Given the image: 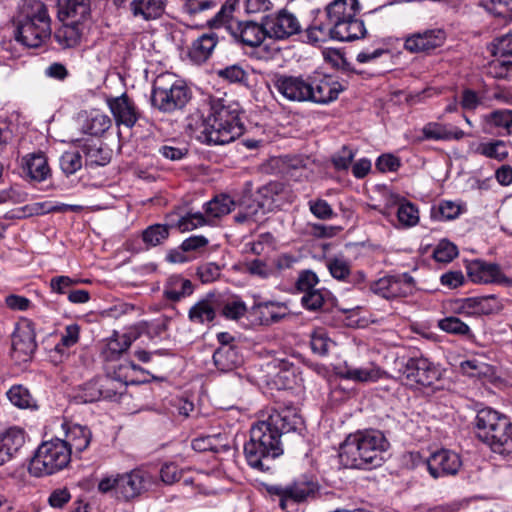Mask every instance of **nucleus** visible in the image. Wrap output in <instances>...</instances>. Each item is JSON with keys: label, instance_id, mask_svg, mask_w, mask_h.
<instances>
[{"label": "nucleus", "instance_id": "ddd939ff", "mask_svg": "<svg viewBox=\"0 0 512 512\" xmlns=\"http://www.w3.org/2000/svg\"><path fill=\"white\" fill-rule=\"evenodd\" d=\"M466 270L469 279L474 283L512 285V279L507 277L496 263L476 259L466 265Z\"/></svg>", "mask_w": 512, "mask_h": 512}, {"label": "nucleus", "instance_id": "c9c22d12", "mask_svg": "<svg viewBox=\"0 0 512 512\" xmlns=\"http://www.w3.org/2000/svg\"><path fill=\"white\" fill-rule=\"evenodd\" d=\"M234 206L235 202L229 195H218L205 204L203 215L206 219H209V224H211L214 219L229 214Z\"/></svg>", "mask_w": 512, "mask_h": 512}, {"label": "nucleus", "instance_id": "473e14b6", "mask_svg": "<svg viewBox=\"0 0 512 512\" xmlns=\"http://www.w3.org/2000/svg\"><path fill=\"white\" fill-rule=\"evenodd\" d=\"M422 132L425 139L436 141L460 140L465 136V132L458 127L436 122L426 124Z\"/></svg>", "mask_w": 512, "mask_h": 512}, {"label": "nucleus", "instance_id": "2f4dec72", "mask_svg": "<svg viewBox=\"0 0 512 512\" xmlns=\"http://www.w3.org/2000/svg\"><path fill=\"white\" fill-rule=\"evenodd\" d=\"M192 293V282L180 275L170 276L163 289L164 297L172 302L180 301L181 299L190 296Z\"/></svg>", "mask_w": 512, "mask_h": 512}, {"label": "nucleus", "instance_id": "4c0bfd02", "mask_svg": "<svg viewBox=\"0 0 512 512\" xmlns=\"http://www.w3.org/2000/svg\"><path fill=\"white\" fill-rule=\"evenodd\" d=\"M341 376L357 382H374L380 378L381 371L373 365L360 368L346 367L341 372Z\"/></svg>", "mask_w": 512, "mask_h": 512}, {"label": "nucleus", "instance_id": "c85d7f7f", "mask_svg": "<svg viewBox=\"0 0 512 512\" xmlns=\"http://www.w3.org/2000/svg\"><path fill=\"white\" fill-rule=\"evenodd\" d=\"M81 152L85 157V166L89 168L105 166L112 157V151L100 140L85 143Z\"/></svg>", "mask_w": 512, "mask_h": 512}, {"label": "nucleus", "instance_id": "f704fd0d", "mask_svg": "<svg viewBox=\"0 0 512 512\" xmlns=\"http://www.w3.org/2000/svg\"><path fill=\"white\" fill-rule=\"evenodd\" d=\"M216 310L211 298L196 302L188 311V319L194 324L208 325L214 321Z\"/></svg>", "mask_w": 512, "mask_h": 512}, {"label": "nucleus", "instance_id": "6e6d98bb", "mask_svg": "<svg viewBox=\"0 0 512 512\" xmlns=\"http://www.w3.org/2000/svg\"><path fill=\"white\" fill-rule=\"evenodd\" d=\"M310 212L320 220L332 219L335 215L330 204L321 198L312 199L308 202Z\"/></svg>", "mask_w": 512, "mask_h": 512}, {"label": "nucleus", "instance_id": "bb28decb", "mask_svg": "<svg viewBox=\"0 0 512 512\" xmlns=\"http://www.w3.org/2000/svg\"><path fill=\"white\" fill-rule=\"evenodd\" d=\"M483 443L487 444L494 453L504 456L512 454V423L510 420L502 421L498 429Z\"/></svg>", "mask_w": 512, "mask_h": 512}, {"label": "nucleus", "instance_id": "5fc2aeb1", "mask_svg": "<svg viewBox=\"0 0 512 512\" xmlns=\"http://www.w3.org/2000/svg\"><path fill=\"white\" fill-rule=\"evenodd\" d=\"M244 270L250 275L261 279H267L274 273L273 267L261 259L246 261L244 263Z\"/></svg>", "mask_w": 512, "mask_h": 512}, {"label": "nucleus", "instance_id": "f257e3e1", "mask_svg": "<svg viewBox=\"0 0 512 512\" xmlns=\"http://www.w3.org/2000/svg\"><path fill=\"white\" fill-rule=\"evenodd\" d=\"M303 425L294 408L272 409L267 416L252 425L250 439L244 445L248 464L260 471L270 469V463L283 454L281 437Z\"/></svg>", "mask_w": 512, "mask_h": 512}, {"label": "nucleus", "instance_id": "72a5a7b5", "mask_svg": "<svg viewBox=\"0 0 512 512\" xmlns=\"http://www.w3.org/2000/svg\"><path fill=\"white\" fill-rule=\"evenodd\" d=\"M63 22V25L56 30L54 38L62 48H73L80 42L83 32L82 24H74L69 20Z\"/></svg>", "mask_w": 512, "mask_h": 512}, {"label": "nucleus", "instance_id": "f03ea898", "mask_svg": "<svg viewBox=\"0 0 512 512\" xmlns=\"http://www.w3.org/2000/svg\"><path fill=\"white\" fill-rule=\"evenodd\" d=\"M209 114L198 124L188 127L195 137L208 145H225L235 141L244 133L239 103L231 98H211Z\"/></svg>", "mask_w": 512, "mask_h": 512}, {"label": "nucleus", "instance_id": "20e7f679", "mask_svg": "<svg viewBox=\"0 0 512 512\" xmlns=\"http://www.w3.org/2000/svg\"><path fill=\"white\" fill-rule=\"evenodd\" d=\"M388 442L378 430L349 435L340 447L339 458L346 468L371 470L384 462Z\"/></svg>", "mask_w": 512, "mask_h": 512}, {"label": "nucleus", "instance_id": "9b49d317", "mask_svg": "<svg viewBox=\"0 0 512 512\" xmlns=\"http://www.w3.org/2000/svg\"><path fill=\"white\" fill-rule=\"evenodd\" d=\"M400 371L402 382L412 388L431 386L440 377L436 366L424 357L408 359Z\"/></svg>", "mask_w": 512, "mask_h": 512}, {"label": "nucleus", "instance_id": "393cba45", "mask_svg": "<svg viewBox=\"0 0 512 512\" xmlns=\"http://www.w3.org/2000/svg\"><path fill=\"white\" fill-rule=\"evenodd\" d=\"M25 444V432L12 427L0 435V465L9 461Z\"/></svg>", "mask_w": 512, "mask_h": 512}, {"label": "nucleus", "instance_id": "864d4df0", "mask_svg": "<svg viewBox=\"0 0 512 512\" xmlns=\"http://www.w3.org/2000/svg\"><path fill=\"white\" fill-rule=\"evenodd\" d=\"M458 255L457 246L449 240H441L433 251V257L437 262L447 263Z\"/></svg>", "mask_w": 512, "mask_h": 512}, {"label": "nucleus", "instance_id": "f3484780", "mask_svg": "<svg viewBox=\"0 0 512 512\" xmlns=\"http://www.w3.org/2000/svg\"><path fill=\"white\" fill-rule=\"evenodd\" d=\"M37 348L35 333L30 324L21 327L12 338L13 357L19 361H28Z\"/></svg>", "mask_w": 512, "mask_h": 512}, {"label": "nucleus", "instance_id": "dca6fc26", "mask_svg": "<svg viewBox=\"0 0 512 512\" xmlns=\"http://www.w3.org/2000/svg\"><path fill=\"white\" fill-rule=\"evenodd\" d=\"M117 385L122 386L120 382L108 376L93 379L80 387L76 397L83 403L112 398L117 394Z\"/></svg>", "mask_w": 512, "mask_h": 512}, {"label": "nucleus", "instance_id": "a878e982", "mask_svg": "<svg viewBox=\"0 0 512 512\" xmlns=\"http://www.w3.org/2000/svg\"><path fill=\"white\" fill-rule=\"evenodd\" d=\"M59 19L83 23L90 16V0H57Z\"/></svg>", "mask_w": 512, "mask_h": 512}, {"label": "nucleus", "instance_id": "338daca9", "mask_svg": "<svg viewBox=\"0 0 512 512\" xmlns=\"http://www.w3.org/2000/svg\"><path fill=\"white\" fill-rule=\"evenodd\" d=\"M512 70V61L496 57L489 63L488 71L494 78L506 77Z\"/></svg>", "mask_w": 512, "mask_h": 512}, {"label": "nucleus", "instance_id": "e2e57ef3", "mask_svg": "<svg viewBox=\"0 0 512 512\" xmlns=\"http://www.w3.org/2000/svg\"><path fill=\"white\" fill-rule=\"evenodd\" d=\"M79 333L80 327L77 324L66 326L60 342L56 345V350L61 352L62 348H69L75 345L79 340Z\"/></svg>", "mask_w": 512, "mask_h": 512}, {"label": "nucleus", "instance_id": "bf43d9fd", "mask_svg": "<svg viewBox=\"0 0 512 512\" xmlns=\"http://www.w3.org/2000/svg\"><path fill=\"white\" fill-rule=\"evenodd\" d=\"M151 105L162 112H172L186 104V98H149Z\"/></svg>", "mask_w": 512, "mask_h": 512}, {"label": "nucleus", "instance_id": "774afa93", "mask_svg": "<svg viewBox=\"0 0 512 512\" xmlns=\"http://www.w3.org/2000/svg\"><path fill=\"white\" fill-rule=\"evenodd\" d=\"M490 120L495 126L503 127L512 134V111L497 110L490 114Z\"/></svg>", "mask_w": 512, "mask_h": 512}, {"label": "nucleus", "instance_id": "8fccbe9b", "mask_svg": "<svg viewBox=\"0 0 512 512\" xmlns=\"http://www.w3.org/2000/svg\"><path fill=\"white\" fill-rule=\"evenodd\" d=\"M204 225H209V219H206L200 212L187 213L179 218L176 223L181 232H188Z\"/></svg>", "mask_w": 512, "mask_h": 512}, {"label": "nucleus", "instance_id": "0eeeda50", "mask_svg": "<svg viewBox=\"0 0 512 512\" xmlns=\"http://www.w3.org/2000/svg\"><path fill=\"white\" fill-rule=\"evenodd\" d=\"M273 87L282 96H335L343 91L342 85L331 76L313 74L292 76L276 74L272 78Z\"/></svg>", "mask_w": 512, "mask_h": 512}, {"label": "nucleus", "instance_id": "79ce46f5", "mask_svg": "<svg viewBox=\"0 0 512 512\" xmlns=\"http://www.w3.org/2000/svg\"><path fill=\"white\" fill-rule=\"evenodd\" d=\"M169 229L168 225H150L142 232V240L149 247L160 245L168 238Z\"/></svg>", "mask_w": 512, "mask_h": 512}, {"label": "nucleus", "instance_id": "69168bd1", "mask_svg": "<svg viewBox=\"0 0 512 512\" xmlns=\"http://www.w3.org/2000/svg\"><path fill=\"white\" fill-rule=\"evenodd\" d=\"M218 5L217 0H185L184 9L190 15L211 10Z\"/></svg>", "mask_w": 512, "mask_h": 512}, {"label": "nucleus", "instance_id": "9d476101", "mask_svg": "<svg viewBox=\"0 0 512 512\" xmlns=\"http://www.w3.org/2000/svg\"><path fill=\"white\" fill-rule=\"evenodd\" d=\"M415 289V280L408 273L386 275L369 284L372 293L387 300L407 297L413 294Z\"/></svg>", "mask_w": 512, "mask_h": 512}, {"label": "nucleus", "instance_id": "603ef678", "mask_svg": "<svg viewBox=\"0 0 512 512\" xmlns=\"http://www.w3.org/2000/svg\"><path fill=\"white\" fill-rule=\"evenodd\" d=\"M438 326L441 330L455 335L467 336L470 334L469 326L459 318L450 316L439 321Z\"/></svg>", "mask_w": 512, "mask_h": 512}, {"label": "nucleus", "instance_id": "7ed1b4c3", "mask_svg": "<svg viewBox=\"0 0 512 512\" xmlns=\"http://www.w3.org/2000/svg\"><path fill=\"white\" fill-rule=\"evenodd\" d=\"M361 10L358 0H333L325 8L326 22L315 21L307 28V38L312 43L327 37L341 42L353 41L365 36L363 20L357 17Z\"/></svg>", "mask_w": 512, "mask_h": 512}, {"label": "nucleus", "instance_id": "4be33fe9", "mask_svg": "<svg viewBox=\"0 0 512 512\" xmlns=\"http://www.w3.org/2000/svg\"><path fill=\"white\" fill-rule=\"evenodd\" d=\"M22 167L30 180L42 182L51 176V168L46 155L39 151L27 154L22 158Z\"/></svg>", "mask_w": 512, "mask_h": 512}, {"label": "nucleus", "instance_id": "1a4fd4ad", "mask_svg": "<svg viewBox=\"0 0 512 512\" xmlns=\"http://www.w3.org/2000/svg\"><path fill=\"white\" fill-rule=\"evenodd\" d=\"M265 489L269 495L279 498L280 508L286 511L290 502L301 503L313 497L318 490V485L307 477H301L285 486L267 484Z\"/></svg>", "mask_w": 512, "mask_h": 512}, {"label": "nucleus", "instance_id": "5701e85b", "mask_svg": "<svg viewBox=\"0 0 512 512\" xmlns=\"http://www.w3.org/2000/svg\"><path fill=\"white\" fill-rule=\"evenodd\" d=\"M107 103L117 125H135L139 114L131 98H107Z\"/></svg>", "mask_w": 512, "mask_h": 512}, {"label": "nucleus", "instance_id": "ea45409f", "mask_svg": "<svg viewBox=\"0 0 512 512\" xmlns=\"http://www.w3.org/2000/svg\"><path fill=\"white\" fill-rule=\"evenodd\" d=\"M9 401L20 409L35 408L36 401L29 390L22 385H14L7 391Z\"/></svg>", "mask_w": 512, "mask_h": 512}, {"label": "nucleus", "instance_id": "aec40b11", "mask_svg": "<svg viewBox=\"0 0 512 512\" xmlns=\"http://www.w3.org/2000/svg\"><path fill=\"white\" fill-rule=\"evenodd\" d=\"M508 417L500 414L496 410L486 407L480 409L475 417V431L479 440L482 442L498 429L502 421Z\"/></svg>", "mask_w": 512, "mask_h": 512}, {"label": "nucleus", "instance_id": "423d86ee", "mask_svg": "<svg viewBox=\"0 0 512 512\" xmlns=\"http://www.w3.org/2000/svg\"><path fill=\"white\" fill-rule=\"evenodd\" d=\"M152 475L141 468L103 477L97 489L101 494L111 493L120 502L130 503L148 492L153 485Z\"/></svg>", "mask_w": 512, "mask_h": 512}, {"label": "nucleus", "instance_id": "0e129e2a", "mask_svg": "<svg viewBox=\"0 0 512 512\" xmlns=\"http://www.w3.org/2000/svg\"><path fill=\"white\" fill-rule=\"evenodd\" d=\"M280 190L281 184L271 182L259 188L253 198L265 201L266 208H270L275 202L274 196L278 194Z\"/></svg>", "mask_w": 512, "mask_h": 512}, {"label": "nucleus", "instance_id": "680f3d73", "mask_svg": "<svg viewBox=\"0 0 512 512\" xmlns=\"http://www.w3.org/2000/svg\"><path fill=\"white\" fill-rule=\"evenodd\" d=\"M324 301L325 296L321 289L306 292L301 298L303 307L311 311H316L322 308Z\"/></svg>", "mask_w": 512, "mask_h": 512}, {"label": "nucleus", "instance_id": "a19ab883", "mask_svg": "<svg viewBox=\"0 0 512 512\" xmlns=\"http://www.w3.org/2000/svg\"><path fill=\"white\" fill-rule=\"evenodd\" d=\"M475 153L502 161L507 158L508 149L504 141L496 140L492 142L479 143L475 148Z\"/></svg>", "mask_w": 512, "mask_h": 512}, {"label": "nucleus", "instance_id": "37998d69", "mask_svg": "<svg viewBox=\"0 0 512 512\" xmlns=\"http://www.w3.org/2000/svg\"><path fill=\"white\" fill-rule=\"evenodd\" d=\"M236 3L237 0H226L215 16L208 21V25L211 28L225 26L228 29L231 22H236L232 18Z\"/></svg>", "mask_w": 512, "mask_h": 512}, {"label": "nucleus", "instance_id": "a211bd4d", "mask_svg": "<svg viewBox=\"0 0 512 512\" xmlns=\"http://www.w3.org/2000/svg\"><path fill=\"white\" fill-rule=\"evenodd\" d=\"M445 33L439 29L415 33L405 40V49L410 52H425L443 44Z\"/></svg>", "mask_w": 512, "mask_h": 512}, {"label": "nucleus", "instance_id": "13d9d810", "mask_svg": "<svg viewBox=\"0 0 512 512\" xmlns=\"http://www.w3.org/2000/svg\"><path fill=\"white\" fill-rule=\"evenodd\" d=\"M216 75L229 82V83H240L245 77V71L239 65H230L225 68L215 70Z\"/></svg>", "mask_w": 512, "mask_h": 512}, {"label": "nucleus", "instance_id": "e433bc0d", "mask_svg": "<svg viewBox=\"0 0 512 512\" xmlns=\"http://www.w3.org/2000/svg\"><path fill=\"white\" fill-rule=\"evenodd\" d=\"M495 300L493 295L467 298L462 302L460 312L466 315L490 314L495 310L490 302Z\"/></svg>", "mask_w": 512, "mask_h": 512}, {"label": "nucleus", "instance_id": "f8f14e48", "mask_svg": "<svg viewBox=\"0 0 512 512\" xmlns=\"http://www.w3.org/2000/svg\"><path fill=\"white\" fill-rule=\"evenodd\" d=\"M265 28L268 37L275 40H286L302 32L300 20L287 9L265 16Z\"/></svg>", "mask_w": 512, "mask_h": 512}, {"label": "nucleus", "instance_id": "de8ad7c7", "mask_svg": "<svg viewBox=\"0 0 512 512\" xmlns=\"http://www.w3.org/2000/svg\"><path fill=\"white\" fill-rule=\"evenodd\" d=\"M481 4L489 13L512 20V0H481Z\"/></svg>", "mask_w": 512, "mask_h": 512}, {"label": "nucleus", "instance_id": "a18cd8bd", "mask_svg": "<svg viewBox=\"0 0 512 512\" xmlns=\"http://www.w3.org/2000/svg\"><path fill=\"white\" fill-rule=\"evenodd\" d=\"M60 168L66 176L75 174L83 166L82 152L66 151L60 157Z\"/></svg>", "mask_w": 512, "mask_h": 512}, {"label": "nucleus", "instance_id": "4d7b16f0", "mask_svg": "<svg viewBox=\"0 0 512 512\" xmlns=\"http://www.w3.org/2000/svg\"><path fill=\"white\" fill-rule=\"evenodd\" d=\"M247 312L246 304L239 300L234 299L224 304L222 308V315L231 320H238L242 318Z\"/></svg>", "mask_w": 512, "mask_h": 512}, {"label": "nucleus", "instance_id": "7c9ffc66", "mask_svg": "<svg viewBox=\"0 0 512 512\" xmlns=\"http://www.w3.org/2000/svg\"><path fill=\"white\" fill-rule=\"evenodd\" d=\"M166 2L167 0H133L130 3V9L134 17L151 21L164 14Z\"/></svg>", "mask_w": 512, "mask_h": 512}, {"label": "nucleus", "instance_id": "c03bdc74", "mask_svg": "<svg viewBox=\"0 0 512 512\" xmlns=\"http://www.w3.org/2000/svg\"><path fill=\"white\" fill-rule=\"evenodd\" d=\"M332 345L333 341L329 338L324 329L318 328L312 332L310 346L313 353L319 356H325L328 354Z\"/></svg>", "mask_w": 512, "mask_h": 512}, {"label": "nucleus", "instance_id": "3c124183", "mask_svg": "<svg viewBox=\"0 0 512 512\" xmlns=\"http://www.w3.org/2000/svg\"><path fill=\"white\" fill-rule=\"evenodd\" d=\"M327 267L333 278L346 281L350 276V262L344 258L334 257L327 261Z\"/></svg>", "mask_w": 512, "mask_h": 512}, {"label": "nucleus", "instance_id": "39448f33", "mask_svg": "<svg viewBox=\"0 0 512 512\" xmlns=\"http://www.w3.org/2000/svg\"><path fill=\"white\" fill-rule=\"evenodd\" d=\"M51 37V18L40 0H22L16 19L15 38L29 48L43 45Z\"/></svg>", "mask_w": 512, "mask_h": 512}, {"label": "nucleus", "instance_id": "09e8293b", "mask_svg": "<svg viewBox=\"0 0 512 512\" xmlns=\"http://www.w3.org/2000/svg\"><path fill=\"white\" fill-rule=\"evenodd\" d=\"M262 315L267 324L278 323L289 316V310L285 304L270 302L263 305Z\"/></svg>", "mask_w": 512, "mask_h": 512}, {"label": "nucleus", "instance_id": "cd10ccee", "mask_svg": "<svg viewBox=\"0 0 512 512\" xmlns=\"http://www.w3.org/2000/svg\"><path fill=\"white\" fill-rule=\"evenodd\" d=\"M213 362L221 372H230L239 367L243 356L239 346H220L213 354Z\"/></svg>", "mask_w": 512, "mask_h": 512}, {"label": "nucleus", "instance_id": "2eb2a0df", "mask_svg": "<svg viewBox=\"0 0 512 512\" xmlns=\"http://www.w3.org/2000/svg\"><path fill=\"white\" fill-rule=\"evenodd\" d=\"M228 31L233 38L250 47H257L268 37L265 28V17L262 23L253 21L231 22Z\"/></svg>", "mask_w": 512, "mask_h": 512}, {"label": "nucleus", "instance_id": "412c9836", "mask_svg": "<svg viewBox=\"0 0 512 512\" xmlns=\"http://www.w3.org/2000/svg\"><path fill=\"white\" fill-rule=\"evenodd\" d=\"M62 428L65 433V439H62V442L69 447L71 453L73 451L80 453L87 449L92 438V433L88 427L64 422Z\"/></svg>", "mask_w": 512, "mask_h": 512}, {"label": "nucleus", "instance_id": "4468645a", "mask_svg": "<svg viewBox=\"0 0 512 512\" xmlns=\"http://www.w3.org/2000/svg\"><path fill=\"white\" fill-rule=\"evenodd\" d=\"M426 465L429 474L437 479L456 475L462 461L458 453L449 449H439L429 456Z\"/></svg>", "mask_w": 512, "mask_h": 512}, {"label": "nucleus", "instance_id": "6e6552de", "mask_svg": "<svg viewBox=\"0 0 512 512\" xmlns=\"http://www.w3.org/2000/svg\"><path fill=\"white\" fill-rule=\"evenodd\" d=\"M71 461V451L62 442V439L55 438L42 442L33 458L31 459L29 471L37 477L52 475L66 468Z\"/></svg>", "mask_w": 512, "mask_h": 512}, {"label": "nucleus", "instance_id": "c756f323", "mask_svg": "<svg viewBox=\"0 0 512 512\" xmlns=\"http://www.w3.org/2000/svg\"><path fill=\"white\" fill-rule=\"evenodd\" d=\"M217 43L215 32L204 33L192 43L188 55L195 64H202L209 59Z\"/></svg>", "mask_w": 512, "mask_h": 512}, {"label": "nucleus", "instance_id": "58836bf2", "mask_svg": "<svg viewBox=\"0 0 512 512\" xmlns=\"http://www.w3.org/2000/svg\"><path fill=\"white\" fill-rule=\"evenodd\" d=\"M25 210L29 211L30 215H43L53 212H79L82 210V207L80 205H70L64 203L53 204L52 202L46 201L28 205L25 207Z\"/></svg>", "mask_w": 512, "mask_h": 512}, {"label": "nucleus", "instance_id": "49530a36", "mask_svg": "<svg viewBox=\"0 0 512 512\" xmlns=\"http://www.w3.org/2000/svg\"><path fill=\"white\" fill-rule=\"evenodd\" d=\"M397 218L403 227H413L419 222V211L411 202H402L397 209Z\"/></svg>", "mask_w": 512, "mask_h": 512}, {"label": "nucleus", "instance_id": "b1692460", "mask_svg": "<svg viewBox=\"0 0 512 512\" xmlns=\"http://www.w3.org/2000/svg\"><path fill=\"white\" fill-rule=\"evenodd\" d=\"M188 86L185 80L173 73H163L153 82V96H187Z\"/></svg>", "mask_w": 512, "mask_h": 512}, {"label": "nucleus", "instance_id": "052dcab7", "mask_svg": "<svg viewBox=\"0 0 512 512\" xmlns=\"http://www.w3.org/2000/svg\"><path fill=\"white\" fill-rule=\"evenodd\" d=\"M492 52L495 57L502 59L512 56V31L495 40Z\"/></svg>", "mask_w": 512, "mask_h": 512}, {"label": "nucleus", "instance_id": "6ab92c4d", "mask_svg": "<svg viewBox=\"0 0 512 512\" xmlns=\"http://www.w3.org/2000/svg\"><path fill=\"white\" fill-rule=\"evenodd\" d=\"M78 121L83 133L99 137L111 127V119L99 110L82 111L78 114Z\"/></svg>", "mask_w": 512, "mask_h": 512}]
</instances>
